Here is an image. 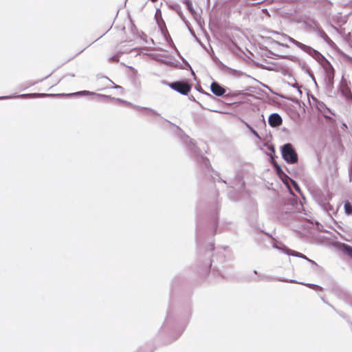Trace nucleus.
Instances as JSON below:
<instances>
[{"mask_svg": "<svg viewBox=\"0 0 352 352\" xmlns=\"http://www.w3.org/2000/svg\"><path fill=\"white\" fill-rule=\"evenodd\" d=\"M282 155L288 163L295 164L298 162V155L291 144H286L283 146Z\"/></svg>", "mask_w": 352, "mask_h": 352, "instance_id": "1", "label": "nucleus"}, {"mask_svg": "<svg viewBox=\"0 0 352 352\" xmlns=\"http://www.w3.org/2000/svg\"><path fill=\"white\" fill-rule=\"evenodd\" d=\"M282 118L277 113H273L270 116L268 119L269 124L272 127H276L282 124Z\"/></svg>", "mask_w": 352, "mask_h": 352, "instance_id": "5", "label": "nucleus"}, {"mask_svg": "<svg viewBox=\"0 0 352 352\" xmlns=\"http://www.w3.org/2000/svg\"><path fill=\"white\" fill-rule=\"evenodd\" d=\"M34 95L38 96H41V97L48 96L47 94H34Z\"/></svg>", "mask_w": 352, "mask_h": 352, "instance_id": "12", "label": "nucleus"}, {"mask_svg": "<svg viewBox=\"0 0 352 352\" xmlns=\"http://www.w3.org/2000/svg\"><path fill=\"white\" fill-rule=\"evenodd\" d=\"M344 211H345V213L347 214L348 215L352 214V205L350 203H349V202L345 203Z\"/></svg>", "mask_w": 352, "mask_h": 352, "instance_id": "7", "label": "nucleus"}, {"mask_svg": "<svg viewBox=\"0 0 352 352\" xmlns=\"http://www.w3.org/2000/svg\"><path fill=\"white\" fill-rule=\"evenodd\" d=\"M210 89L217 96H221L226 93V89L217 82H213L211 84Z\"/></svg>", "mask_w": 352, "mask_h": 352, "instance_id": "4", "label": "nucleus"}, {"mask_svg": "<svg viewBox=\"0 0 352 352\" xmlns=\"http://www.w3.org/2000/svg\"><path fill=\"white\" fill-rule=\"evenodd\" d=\"M342 250L345 252L351 258H352V248L347 245L343 244Z\"/></svg>", "mask_w": 352, "mask_h": 352, "instance_id": "6", "label": "nucleus"}, {"mask_svg": "<svg viewBox=\"0 0 352 352\" xmlns=\"http://www.w3.org/2000/svg\"><path fill=\"white\" fill-rule=\"evenodd\" d=\"M276 172H277V174L279 175V177L283 179V176L284 177H286V175H285V173L282 171L281 168L279 167V166H277L276 168Z\"/></svg>", "mask_w": 352, "mask_h": 352, "instance_id": "10", "label": "nucleus"}, {"mask_svg": "<svg viewBox=\"0 0 352 352\" xmlns=\"http://www.w3.org/2000/svg\"><path fill=\"white\" fill-rule=\"evenodd\" d=\"M331 72H332V75L333 76L334 69H333V67H331Z\"/></svg>", "mask_w": 352, "mask_h": 352, "instance_id": "14", "label": "nucleus"}, {"mask_svg": "<svg viewBox=\"0 0 352 352\" xmlns=\"http://www.w3.org/2000/svg\"><path fill=\"white\" fill-rule=\"evenodd\" d=\"M297 256H299V257H301V258H305V259H307V258L305 255H303V254H300V253H299L298 254H297Z\"/></svg>", "mask_w": 352, "mask_h": 352, "instance_id": "13", "label": "nucleus"}, {"mask_svg": "<svg viewBox=\"0 0 352 352\" xmlns=\"http://www.w3.org/2000/svg\"><path fill=\"white\" fill-rule=\"evenodd\" d=\"M99 80L104 82L105 84H107V87H110L111 84H113V82L108 78L107 77H100Z\"/></svg>", "mask_w": 352, "mask_h": 352, "instance_id": "8", "label": "nucleus"}, {"mask_svg": "<svg viewBox=\"0 0 352 352\" xmlns=\"http://www.w3.org/2000/svg\"><path fill=\"white\" fill-rule=\"evenodd\" d=\"M184 3L186 4L188 10L192 13L193 9H192V3L189 0H184Z\"/></svg>", "mask_w": 352, "mask_h": 352, "instance_id": "9", "label": "nucleus"}, {"mask_svg": "<svg viewBox=\"0 0 352 352\" xmlns=\"http://www.w3.org/2000/svg\"><path fill=\"white\" fill-rule=\"evenodd\" d=\"M251 131H252V133H253L254 135H255L256 137H258V133H257L255 130H254L253 129H252V128H251Z\"/></svg>", "mask_w": 352, "mask_h": 352, "instance_id": "11", "label": "nucleus"}, {"mask_svg": "<svg viewBox=\"0 0 352 352\" xmlns=\"http://www.w3.org/2000/svg\"><path fill=\"white\" fill-rule=\"evenodd\" d=\"M170 87L184 95L188 94L191 89V87L188 82L182 81L172 82L170 84Z\"/></svg>", "mask_w": 352, "mask_h": 352, "instance_id": "2", "label": "nucleus"}, {"mask_svg": "<svg viewBox=\"0 0 352 352\" xmlns=\"http://www.w3.org/2000/svg\"><path fill=\"white\" fill-rule=\"evenodd\" d=\"M63 75L54 72L47 77L45 81L46 86L52 88L59 83L63 78Z\"/></svg>", "mask_w": 352, "mask_h": 352, "instance_id": "3", "label": "nucleus"}]
</instances>
